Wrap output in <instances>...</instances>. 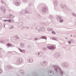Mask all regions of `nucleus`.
<instances>
[{
	"instance_id": "f257e3e1",
	"label": "nucleus",
	"mask_w": 76,
	"mask_h": 76,
	"mask_svg": "<svg viewBox=\"0 0 76 76\" xmlns=\"http://www.w3.org/2000/svg\"><path fill=\"white\" fill-rule=\"evenodd\" d=\"M57 19L58 20H59L60 19V20H59V22H60L62 23L63 22V20L61 19V17L60 16L58 17L57 18Z\"/></svg>"
},
{
	"instance_id": "9d476101",
	"label": "nucleus",
	"mask_w": 76,
	"mask_h": 76,
	"mask_svg": "<svg viewBox=\"0 0 76 76\" xmlns=\"http://www.w3.org/2000/svg\"><path fill=\"white\" fill-rule=\"evenodd\" d=\"M52 33L53 34H56V32H55V31H52Z\"/></svg>"
},
{
	"instance_id": "0eeeda50",
	"label": "nucleus",
	"mask_w": 76,
	"mask_h": 76,
	"mask_svg": "<svg viewBox=\"0 0 76 76\" xmlns=\"http://www.w3.org/2000/svg\"><path fill=\"white\" fill-rule=\"evenodd\" d=\"M50 73L49 74L50 76H52V75L53 74V72H50Z\"/></svg>"
},
{
	"instance_id": "f3484780",
	"label": "nucleus",
	"mask_w": 76,
	"mask_h": 76,
	"mask_svg": "<svg viewBox=\"0 0 76 76\" xmlns=\"http://www.w3.org/2000/svg\"><path fill=\"white\" fill-rule=\"evenodd\" d=\"M1 2H2V3H4V2L3 1H2Z\"/></svg>"
},
{
	"instance_id": "7ed1b4c3",
	"label": "nucleus",
	"mask_w": 76,
	"mask_h": 76,
	"mask_svg": "<svg viewBox=\"0 0 76 76\" xmlns=\"http://www.w3.org/2000/svg\"><path fill=\"white\" fill-rule=\"evenodd\" d=\"M28 61L29 62V63H32L33 61V60L32 59L30 58L28 60Z\"/></svg>"
},
{
	"instance_id": "a211bd4d",
	"label": "nucleus",
	"mask_w": 76,
	"mask_h": 76,
	"mask_svg": "<svg viewBox=\"0 0 76 76\" xmlns=\"http://www.w3.org/2000/svg\"><path fill=\"white\" fill-rule=\"evenodd\" d=\"M9 16H12V15L11 14H10V15Z\"/></svg>"
},
{
	"instance_id": "2eb2a0df",
	"label": "nucleus",
	"mask_w": 76,
	"mask_h": 76,
	"mask_svg": "<svg viewBox=\"0 0 76 76\" xmlns=\"http://www.w3.org/2000/svg\"><path fill=\"white\" fill-rule=\"evenodd\" d=\"M1 69H0V73H1Z\"/></svg>"
},
{
	"instance_id": "39448f33",
	"label": "nucleus",
	"mask_w": 76,
	"mask_h": 76,
	"mask_svg": "<svg viewBox=\"0 0 76 76\" xmlns=\"http://www.w3.org/2000/svg\"><path fill=\"white\" fill-rule=\"evenodd\" d=\"M48 31H53V29L50 28H49L48 29Z\"/></svg>"
},
{
	"instance_id": "aec40b11",
	"label": "nucleus",
	"mask_w": 76,
	"mask_h": 76,
	"mask_svg": "<svg viewBox=\"0 0 76 76\" xmlns=\"http://www.w3.org/2000/svg\"><path fill=\"white\" fill-rule=\"evenodd\" d=\"M72 36H71V37H72Z\"/></svg>"
},
{
	"instance_id": "6ab92c4d",
	"label": "nucleus",
	"mask_w": 76,
	"mask_h": 76,
	"mask_svg": "<svg viewBox=\"0 0 76 76\" xmlns=\"http://www.w3.org/2000/svg\"><path fill=\"white\" fill-rule=\"evenodd\" d=\"M72 36H71V37H72Z\"/></svg>"
},
{
	"instance_id": "f03ea898",
	"label": "nucleus",
	"mask_w": 76,
	"mask_h": 76,
	"mask_svg": "<svg viewBox=\"0 0 76 76\" xmlns=\"http://www.w3.org/2000/svg\"><path fill=\"white\" fill-rule=\"evenodd\" d=\"M1 9L2 10V11H3L4 13H6V8H5L4 7H2Z\"/></svg>"
},
{
	"instance_id": "20e7f679",
	"label": "nucleus",
	"mask_w": 76,
	"mask_h": 76,
	"mask_svg": "<svg viewBox=\"0 0 76 76\" xmlns=\"http://www.w3.org/2000/svg\"><path fill=\"white\" fill-rule=\"evenodd\" d=\"M53 46H51L50 47L48 46V48H49V49H50V50H51L53 48Z\"/></svg>"
},
{
	"instance_id": "dca6fc26",
	"label": "nucleus",
	"mask_w": 76,
	"mask_h": 76,
	"mask_svg": "<svg viewBox=\"0 0 76 76\" xmlns=\"http://www.w3.org/2000/svg\"><path fill=\"white\" fill-rule=\"evenodd\" d=\"M52 39H53V40H56V39H54V38Z\"/></svg>"
},
{
	"instance_id": "9b49d317",
	"label": "nucleus",
	"mask_w": 76,
	"mask_h": 76,
	"mask_svg": "<svg viewBox=\"0 0 76 76\" xmlns=\"http://www.w3.org/2000/svg\"><path fill=\"white\" fill-rule=\"evenodd\" d=\"M10 29H13V27L12 26H11L10 27Z\"/></svg>"
},
{
	"instance_id": "f8f14e48",
	"label": "nucleus",
	"mask_w": 76,
	"mask_h": 76,
	"mask_svg": "<svg viewBox=\"0 0 76 76\" xmlns=\"http://www.w3.org/2000/svg\"><path fill=\"white\" fill-rule=\"evenodd\" d=\"M68 43H69V44H71V42L69 41H68Z\"/></svg>"
},
{
	"instance_id": "ddd939ff",
	"label": "nucleus",
	"mask_w": 76,
	"mask_h": 76,
	"mask_svg": "<svg viewBox=\"0 0 76 76\" xmlns=\"http://www.w3.org/2000/svg\"><path fill=\"white\" fill-rule=\"evenodd\" d=\"M4 22H7V21H8V20H4Z\"/></svg>"
},
{
	"instance_id": "6e6552de",
	"label": "nucleus",
	"mask_w": 76,
	"mask_h": 76,
	"mask_svg": "<svg viewBox=\"0 0 76 76\" xmlns=\"http://www.w3.org/2000/svg\"><path fill=\"white\" fill-rule=\"evenodd\" d=\"M7 46H8V47L9 46H12V45H11L10 43H7Z\"/></svg>"
},
{
	"instance_id": "1a4fd4ad",
	"label": "nucleus",
	"mask_w": 76,
	"mask_h": 76,
	"mask_svg": "<svg viewBox=\"0 0 76 76\" xmlns=\"http://www.w3.org/2000/svg\"><path fill=\"white\" fill-rule=\"evenodd\" d=\"M41 38H47V37L45 36H43L41 37Z\"/></svg>"
},
{
	"instance_id": "423d86ee",
	"label": "nucleus",
	"mask_w": 76,
	"mask_h": 76,
	"mask_svg": "<svg viewBox=\"0 0 76 76\" xmlns=\"http://www.w3.org/2000/svg\"><path fill=\"white\" fill-rule=\"evenodd\" d=\"M42 11L44 12V11H45L46 10V7H43L42 8Z\"/></svg>"
},
{
	"instance_id": "4468645a",
	"label": "nucleus",
	"mask_w": 76,
	"mask_h": 76,
	"mask_svg": "<svg viewBox=\"0 0 76 76\" xmlns=\"http://www.w3.org/2000/svg\"><path fill=\"white\" fill-rule=\"evenodd\" d=\"M9 20V22H10V23L11 22V20Z\"/></svg>"
}]
</instances>
